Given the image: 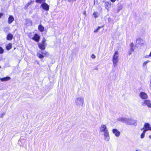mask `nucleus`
<instances>
[{
    "label": "nucleus",
    "mask_w": 151,
    "mask_h": 151,
    "mask_svg": "<svg viewBox=\"0 0 151 151\" xmlns=\"http://www.w3.org/2000/svg\"><path fill=\"white\" fill-rule=\"evenodd\" d=\"M5 114V113H2L1 115H0V117L1 118H2L3 117V116Z\"/></svg>",
    "instance_id": "nucleus-33"
},
{
    "label": "nucleus",
    "mask_w": 151,
    "mask_h": 151,
    "mask_svg": "<svg viewBox=\"0 0 151 151\" xmlns=\"http://www.w3.org/2000/svg\"><path fill=\"white\" fill-rule=\"evenodd\" d=\"M142 105L143 106L147 105L149 108L151 107V103L150 101L148 100H145L142 103Z\"/></svg>",
    "instance_id": "nucleus-6"
},
{
    "label": "nucleus",
    "mask_w": 151,
    "mask_h": 151,
    "mask_svg": "<svg viewBox=\"0 0 151 151\" xmlns=\"http://www.w3.org/2000/svg\"><path fill=\"white\" fill-rule=\"evenodd\" d=\"M26 22L27 24L30 23L31 24H32V21L29 19H26Z\"/></svg>",
    "instance_id": "nucleus-23"
},
{
    "label": "nucleus",
    "mask_w": 151,
    "mask_h": 151,
    "mask_svg": "<svg viewBox=\"0 0 151 151\" xmlns=\"http://www.w3.org/2000/svg\"><path fill=\"white\" fill-rule=\"evenodd\" d=\"M150 62V61L148 60H147L145 62H144V63H143V64H142V66L143 67L145 66H146V64L148 63L149 62Z\"/></svg>",
    "instance_id": "nucleus-25"
},
{
    "label": "nucleus",
    "mask_w": 151,
    "mask_h": 151,
    "mask_svg": "<svg viewBox=\"0 0 151 151\" xmlns=\"http://www.w3.org/2000/svg\"><path fill=\"white\" fill-rule=\"evenodd\" d=\"M10 78L9 76H7L5 77L2 78H0V80L2 81H6L10 79Z\"/></svg>",
    "instance_id": "nucleus-16"
},
{
    "label": "nucleus",
    "mask_w": 151,
    "mask_h": 151,
    "mask_svg": "<svg viewBox=\"0 0 151 151\" xmlns=\"http://www.w3.org/2000/svg\"><path fill=\"white\" fill-rule=\"evenodd\" d=\"M136 41H138V43L139 44L142 45L143 44V43H141V42L143 41V40L142 39H141L140 38H138L136 40Z\"/></svg>",
    "instance_id": "nucleus-18"
},
{
    "label": "nucleus",
    "mask_w": 151,
    "mask_h": 151,
    "mask_svg": "<svg viewBox=\"0 0 151 151\" xmlns=\"http://www.w3.org/2000/svg\"><path fill=\"white\" fill-rule=\"evenodd\" d=\"M28 37H29L31 38V37H32V33L30 32L29 33L28 35Z\"/></svg>",
    "instance_id": "nucleus-29"
},
{
    "label": "nucleus",
    "mask_w": 151,
    "mask_h": 151,
    "mask_svg": "<svg viewBox=\"0 0 151 151\" xmlns=\"http://www.w3.org/2000/svg\"><path fill=\"white\" fill-rule=\"evenodd\" d=\"M101 132H104V134L105 137V139L107 141H109V135L106 126L104 125H101Z\"/></svg>",
    "instance_id": "nucleus-1"
},
{
    "label": "nucleus",
    "mask_w": 151,
    "mask_h": 151,
    "mask_svg": "<svg viewBox=\"0 0 151 151\" xmlns=\"http://www.w3.org/2000/svg\"><path fill=\"white\" fill-rule=\"evenodd\" d=\"M14 19L12 15H10L8 19V22L9 24H10L14 21Z\"/></svg>",
    "instance_id": "nucleus-12"
},
{
    "label": "nucleus",
    "mask_w": 151,
    "mask_h": 151,
    "mask_svg": "<svg viewBox=\"0 0 151 151\" xmlns=\"http://www.w3.org/2000/svg\"><path fill=\"white\" fill-rule=\"evenodd\" d=\"M151 57V51L150 52L149 55H147V56H145V58H149V57Z\"/></svg>",
    "instance_id": "nucleus-34"
},
{
    "label": "nucleus",
    "mask_w": 151,
    "mask_h": 151,
    "mask_svg": "<svg viewBox=\"0 0 151 151\" xmlns=\"http://www.w3.org/2000/svg\"><path fill=\"white\" fill-rule=\"evenodd\" d=\"M144 128L147 129H148V130H151V127H150V124L147 123H145L144 125L143 128H141V130H143Z\"/></svg>",
    "instance_id": "nucleus-10"
},
{
    "label": "nucleus",
    "mask_w": 151,
    "mask_h": 151,
    "mask_svg": "<svg viewBox=\"0 0 151 151\" xmlns=\"http://www.w3.org/2000/svg\"><path fill=\"white\" fill-rule=\"evenodd\" d=\"M46 0H35V2L41 4L42 2H45Z\"/></svg>",
    "instance_id": "nucleus-20"
},
{
    "label": "nucleus",
    "mask_w": 151,
    "mask_h": 151,
    "mask_svg": "<svg viewBox=\"0 0 151 151\" xmlns=\"http://www.w3.org/2000/svg\"><path fill=\"white\" fill-rule=\"evenodd\" d=\"M119 52L117 51H115L113 56L112 61L114 66H117L118 62Z\"/></svg>",
    "instance_id": "nucleus-2"
},
{
    "label": "nucleus",
    "mask_w": 151,
    "mask_h": 151,
    "mask_svg": "<svg viewBox=\"0 0 151 151\" xmlns=\"http://www.w3.org/2000/svg\"><path fill=\"white\" fill-rule=\"evenodd\" d=\"M28 6H29L28 5H27V4H26L24 6V9L25 10L27 9Z\"/></svg>",
    "instance_id": "nucleus-31"
},
{
    "label": "nucleus",
    "mask_w": 151,
    "mask_h": 151,
    "mask_svg": "<svg viewBox=\"0 0 151 151\" xmlns=\"http://www.w3.org/2000/svg\"><path fill=\"white\" fill-rule=\"evenodd\" d=\"M130 50H134L133 47H134V44L132 42L129 44Z\"/></svg>",
    "instance_id": "nucleus-21"
},
{
    "label": "nucleus",
    "mask_w": 151,
    "mask_h": 151,
    "mask_svg": "<svg viewBox=\"0 0 151 151\" xmlns=\"http://www.w3.org/2000/svg\"><path fill=\"white\" fill-rule=\"evenodd\" d=\"M101 28V27L98 26L97 29L94 31V32L96 33L98 31V30Z\"/></svg>",
    "instance_id": "nucleus-24"
},
{
    "label": "nucleus",
    "mask_w": 151,
    "mask_h": 151,
    "mask_svg": "<svg viewBox=\"0 0 151 151\" xmlns=\"http://www.w3.org/2000/svg\"><path fill=\"white\" fill-rule=\"evenodd\" d=\"M13 38V35L10 33H9L7 35L6 39L8 40H11Z\"/></svg>",
    "instance_id": "nucleus-14"
},
{
    "label": "nucleus",
    "mask_w": 151,
    "mask_h": 151,
    "mask_svg": "<svg viewBox=\"0 0 151 151\" xmlns=\"http://www.w3.org/2000/svg\"><path fill=\"white\" fill-rule=\"evenodd\" d=\"M145 134L142 133L140 135V137L141 138H143L145 137Z\"/></svg>",
    "instance_id": "nucleus-28"
},
{
    "label": "nucleus",
    "mask_w": 151,
    "mask_h": 151,
    "mask_svg": "<svg viewBox=\"0 0 151 151\" xmlns=\"http://www.w3.org/2000/svg\"><path fill=\"white\" fill-rule=\"evenodd\" d=\"M34 2V1H30L28 2L27 4V5H28L29 6L31 4H33Z\"/></svg>",
    "instance_id": "nucleus-22"
},
{
    "label": "nucleus",
    "mask_w": 151,
    "mask_h": 151,
    "mask_svg": "<svg viewBox=\"0 0 151 151\" xmlns=\"http://www.w3.org/2000/svg\"><path fill=\"white\" fill-rule=\"evenodd\" d=\"M144 130L143 131L142 133L145 134V133L148 130V129H146L145 128H144Z\"/></svg>",
    "instance_id": "nucleus-30"
},
{
    "label": "nucleus",
    "mask_w": 151,
    "mask_h": 151,
    "mask_svg": "<svg viewBox=\"0 0 151 151\" xmlns=\"http://www.w3.org/2000/svg\"><path fill=\"white\" fill-rule=\"evenodd\" d=\"M112 2H114L116 0H110Z\"/></svg>",
    "instance_id": "nucleus-36"
},
{
    "label": "nucleus",
    "mask_w": 151,
    "mask_h": 151,
    "mask_svg": "<svg viewBox=\"0 0 151 151\" xmlns=\"http://www.w3.org/2000/svg\"><path fill=\"white\" fill-rule=\"evenodd\" d=\"M134 50H130L128 51V54L129 55H130L133 52Z\"/></svg>",
    "instance_id": "nucleus-27"
},
{
    "label": "nucleus",
    "mask_w": 151,
    "mask_h": 151,
    "mask_svg": "<svg viewBox=\"0 0 151 151\" xmlns=\"http://www.w3.org/2000/svg\"><path fill=\"white\" fill-rule=\"evenodd\" d=\"M4 52V50L2 47H0V54H2Z\"/></svg>",
    "instance_id": "nucleus-26"
},
{
    "label": "nucleus",
    "mask_w": 151,
    "mask_h": 151,
    "mask_svg": "<svg viewBox=\"0 0 151 151\" xmlns=\"http://www.w3.org/2000/svg\"><path fill=\"white\" fill-rule=\"evenodd\" d=\"M37 55L39 58L40 59L43 58L44 57H47L49 55V53L46 51L45 52H41V53L37 52Z\"/></svg>",
    "instance_id": "nucleus-4"
},
{
    "label": "nucleus",
    "mask_w": 151,
    "mask_h": 151,
    "mask_svg": "<svg viewBox=\"0 0 151 151\" xmlns=\"http://www.w3.org/2000/svg\"><path fill=\"white\" fill-rule=\"evenodd\" d=\"M91 57L93 59H94L96 58V56L94 54H93L91 55Z\"/></svg>",
    "instance_id": "nucleus-32"
},
{
    "label": "nucleus",
    "mask_w": 151,
    "mask_h": 151,
    "mask_svg": "<svg viewBox=\"0 0 151 151\" xmlns=\"http://www.w3.org/2000/svg\"><path fill=\"white\" fill-rule=\"evenodd\" d=\"M93 15L95 18L96 19L98 17V13L97 12H94L93 14Z\"/></svg>",
    "instance_id": "nucleus-19"
},
{
    "label": "nucleus",
    "mask_w": 151,
    "mask_h": 151,
    "mask_svg": "<svg viewBox=\"0 0 151 151\" xmlns=\"http://www.w3.org/2000/svg\"><path fill=\"white\" fill-rule=\"evenodd\" d=\"M76 102L77 105L82 106L83 102V99L81 98H77L76 99Z\"/></svg>",
    "instance_id": "nucleus-5"
},
{
    "label": "nucleus",
    "mask_w": 151,
    "mask_h": 151,
    "mask_svg": "<svg viewBox=\"0 0 151 151\" xmlns=\"http://www.w3.org/2000/svg\"><path fill=\"white\" fill-rule=\"evenodd\" d=\"M140 97L142 99H147L148 96L147 94L144 92H141L139 94Z\"/></svg>",
    "instance_id": "nucleus-9"
},
{
    "label": "nucleus",
    "mask_w": 151,
    "mask_h": 151,
    "mask_svg": "<svg viewBox=\"0 0 151 151\" xmlns=\"http://www.w3.org/2000/svg\"><path fill=\"white\" fill-rule=\"evenodd\" d=\"M111 4L109 2H106L105 3V7L108 10H109L110 7H111Z\"/></svg>",
    "instance_id": "nucleus-13"
},
{
    "label": "nucleus",
    "mask_w": 151,
    "mask_h": 151,
    "mask_svg": "<svg viewBox=\"0 0 151 151\" xmlns=\"http://www.w3.org/2000/svg\"><path fill=\"white\" fill-rule=\"evenodd\" d=\"M112 132L115 136L117 137H119L120 135V132L116 129H113Z\"/></svg>",
    "instance_id": "nucleus-11"
},
{
    "label": "nucleus",
    "mask_w": 151,
    "mask_h": 151,
    "mask_svg": "<svg viewBox=\"0 0 151 151\" xmlns=\"http://www.w3.org/2000/svg\"><path fill=\"white\" fill-rule=\"evenodd\" d=\"M149 137L150 139H151V135H149Z\"/></svg>",
    "instance_id": "nucleus-38"
},
{
    "label": "nucleus",
    "mask_w": 151,
    "mask_h": 151,
    "mask_svg": "<svg viewBox=\"0 0 151 151\" xmlns=\"http://www.w3.org/2000/svg\"><path fill=\"white\" fill-rule=\"evenodd\" d=\"M40 39V37L37 34L35 33L32 39L37 42H38Z\"/></svg>",
    "instance_id": "nucleus-8"
},
{
    "label": "nucleus",
    "mask_w": 151,
    "mask_h": 151,
    "mask_svg": "<svg viewBox=\"0 0 151 151\" xmlns=\"http://www.w3.org/2000/svg\"><path fill=\"white\" fill-rule=\"evenodd\" d=\"M38 28V30L40 32H43L44 30V27L41 24L39 25Z\"/></svg>",
    "instance_id": "nucleus-15"
},
{
    "label": "nucleus",
    "mask_w": 151,
    "mask_h": 151,
    "mask_svg": "<svg viewBox=\"0 0 151 151\" xmlns=\"http://www.w3.org/2000/svg\"><path fill=\"white\" fill-rule=\"evenodd\" d=\"M69 1H76V0H68Z\"/></svg>",
    "instance_id": "nucleus-37"
},
{
    "label": "nucleus",
    "mask_w": 151,
    "mask_h": 151,
    "mask_svg": "<svg viewBox=\"0 0 151 151\" xmlns=\"http://www.w3.org/2000/svg\"><path fill=\"white\" fill-rule=\"evenodd\" d=\"M12 48V44L11 43H9L6 47V49L8 50L11 49Z\"/></svg>",
    "instance_id": "nucleus-17"
},
{
    "label": "nucleus",
    "mask_w": 151,
    "mask_h": 151,
    "mask_svg": "<svg viewBox=\"0 0 151 151\" xmlns=\"http://www.w3.org/2000/svg\"><path fill=\"white\" fill-rule=\"evenodd\" d=\"M46 40L45 38H43L40 43H38V46L39 48L41 50H44L47 45L46 42Z\"/></svg>",
    "instance_id": "nucleus-3"
},
{
    "label": "nucleus",
    "mask_w": 151,
    "mask_h": 151,
    "mask_svg": "<svg viewBox=\"0 0 151 151\" xmlns=\"http://www.w3.org/2000/svg\"><path fill=\"white\" fill-rule=\"evenodd\" d=\"M4 15V14L3 13H0V18L1 17Z\"/></svg>",
    "instance_id": "nucleus-35"
},
{
    "label": "nucleus",
    "mask_w": 151,
    "mask_h": 151,
    "mask_svg": "<svg viewBox=\"0 0 151 151\" xmlns=\"http://www.w3.org/2000/svg\"><path fill=\"white\" fill-rule=\"evenodd\" d=\"M41 6L42 8L44 10L47 11L49 10V5L45 2H42L41 4Z\"/></svg>",
    "instance_id": "nucleus-7"
}]
</instances>
